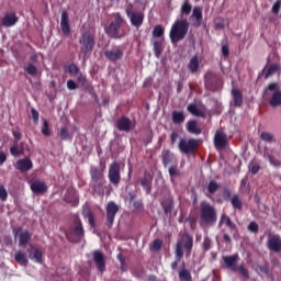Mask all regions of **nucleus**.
<instances>
[{
    "label": "nucleus",
    "instance_id": "0eeeda50",
    "mask_svg": "<svg viewBox=\"0 0 281 281\" xmlns=\"http://www.w3.org/2000/svg\"><path fill=\"white\" fill-rule=\"evenodd\" d=\"M79 44L81 45L83 58H89L93 52V47H95V37L90 33H82Z\"/></svg>",
    "mask_w": 281,
    "mask_h": 281
},
{
    "label": "nucleus",
    "instance_id": "a211bd4d",
    "mask_svg": "<svg viewBox=\"0 0 281 281\" xmlns=\"http://www.w3.org/2000/svg\"><path fill=\"white\" fill-rule=\"evenodd\" d=\"M92 258H93V261L95 262L99 271H101V273H104V271L106 269V262L104 261V254H102L100 250H95L92 254Z\"/></svg>",
    "mask_w": 281,
    "mask_h": 281
},
{
    "label": "nucleus",
    "instance_id": "4c0bfd02",
    "mask_svg": "<svg viewBox=\"0 0 281 281\" xmlns=\"http://www.w3.org/2000/svg\"><path fill=\"white\" fill-rule=\"evenodd\" d=\"M10 153L12 157H19V155H23V148L19 147L18 142H14V144L10 147Z\"/></svg>",
    "mask_w": 281,
    "mask_h": 281
},
{
    "label": "nucleus",
    "instance_id": "f3484780",
    "mask_svg": "<svg viewBox=\"0 0 281 281\" xmlns=\"http://www.w3.org/2000/svg\"><path fill=\"white\" fill-rule=\"evenodd\" d=\"M33 194H45L47 192V184L41 180H33L30 183Z\"/></svg>",
    "mask_w": 281,
    "mask_h": 281
},
{
    "label": "nucleus",
    "instance_id": "6e6552de",
    "mask_svg": "<svg viewBox=\"0 0 281 281\" xmlns=\"http://www.w3.org/2000/svg\"><path fill=\"white\" fill-rule=\"evenodd\" d=\"M120 212V206L113 201L109 202L105 206V214H106V226L109 229L113 227V223H115V216Z\"/></svg>",
    "mask_w": 281,
    "mask_h": 281
},
{
    "label": "nucleus",
    "instance_id": "3c124183",
    "mask_svg": "<svg viewBox=\"0 0 281 281\" xmlns=\"http://www.w3.org/2000/svg\"><path fill=\"white\" fill-rule=\"evenodd\" d=\"M133 202V207L135 212L140 213L144 211V202L142 200H135Z\"/></svg>",
    "mask_w": 281,
    "mask_h": 281
},
{
    "label": "nucleus",
    "instance_id": "c03bdc74",
    "mask_svg": "<svg viewBox=\"0 0 281 281\" xmlns=\"http://www.w3.org/2000/svg\"><path fill=\"white\" fill-rule=\"evenodd\" d=\"M220 188H221V184H218L214 180H211L207 186V191L210 192V194H214V192H216V190H218Z\"/></svg>",
    "mask_w": 281,
    "mask_h": 281
},
{
    "label": "nucleus",
    "instance_id": "4be33fe9",
    "mask_svg": "<svg viewBox=\"0 0 281 281\" xmlns=\"http://www.w3.org/2000/svg\"><path fill=\"white\" fill-rule=\"evenodd\" d=\"M138 181L146 194H150V192H153V176H150V173H145V176Z\"/></svg>",
    "mask_w": 281,
    "mask_h": 281
},
{
    "label": "nucleus",
    "instance_id": "338daca9",
    "mask_svg": "<svg viewBox=\"0 0 281 281\" xmlns=\"http://www.w3.org/2000/svg\"><path fill=\"white\" fill-rule=\"evenodd\" d=\"M31 115L34 124H38V111L36 109L32 108L31 109Z\"/></svg>",
    "mask_w": 281,
    "mask_h": 281
},
{
    "label": "nucleus",
    "instance_id": "58836bf2",
    "mask_svg": "<svg viewBox=\"0 0 281 281\" xmlns=\"http://www.w3.org/2000/svg\"><path fill=\"white\" fill-rule=\"evenodd\" d=\"M220 225H226L231 229H234L236 227V225L234 223H232V220L227 215H222V217L220 220Z\"/></svg>",
    "mask_w": 281,
    "mask_h": 281
},
{
    "label": "nucleus",
    "instance_id": "2eb2a0df",
    "mask_svg": "<svg viewBox=\"0 0 281 281\" xmlns=\"http://www.w3.org/2000/svg\"><path fill=\"white\" fill-rule=\"evenodd\" d=\"M188 30H190V23L188 19L178 20L177 21V41H183L186 35L188 34Z\"/></svg>",
    "mask_w": 281,
    "mask_h": 281
},
{
    "label": "nucleus",
    "instance_id": "6ab92c4d",
    "mask_svg": "<svg viewBox=\"0 0 281 281\" xmlns=\"http://www.w3.org/2000/svg\"><path fill=\"white\" fill-rule=\"evenodd\" d=\"M214 144L217 150H223L227 146V135L223 131H217L214 136Z\"/></svg>",
    "mask_w": 281,
    "mask_h": 281
},
{
    "label": "nucleus",
    "instance_id": "f704fd0d",
    "mask_svg": "<svg viewBox=\"0 0 281 281\" xmlns=\"http://www.w3.org/2000/svg\"><path fill=\"white\" fill-rule=\"evenodd\" d=\"M179 281H192V273L190 270L182 268L179 270Z\"/></svg>",
    "mask_w": 281,
    "mask_h": 281
},
{
    "label": "nucleus",
    "instance_id": "ddd939ff",
    "mask_svg": "<svg viewBox=\"0 0 281 281\" xmlns=\"http://www.w3.org/2000/svg\"><path fill=\"white\" fill-rule=\"evenodd\" d=\"M13 234L15 238H19L20 247H25L32 239L30 232L23 231L21 227L13 228Z\"/></svg>",
    "mask_w": 281,
    "mask_h": 281
},
{
    "label": "nucleus",
    "instance_id": "680f3d73",
    "mask_svg": "<svg viewBox=\"0 0 281 281\" xmlns=\"http://www.w3.org/2000/svg\"><path fill=\"white\" fill-rule=\"evenodd\" d=\"M67 89H69V91H76V89H78V83L74 81V79H69L67 81Z\"/></svg>",
    "mask_w": 281,
    "mask_h": 281
},
{
    "label": "nucleus",
    "instance_id": "6e6d98bb",
    "mask_svg": "<svg viewBox=\"0 0 281 281\" xmlns=\"http://www.w3.org/2000/svg\"><path fill=\"white\" fill-rule=\"evenodd\" d=\"M42 135L45 137H49L52 135V133H49V122H47V120H44Z\"/></svg>",
    "mask_w": 281,
    "mask_h": 281
},
{
    "label": "nucleus",
    "instance_id": "69168bd1",
    "mask_svg": "<svg viewBox=\"0 0 281 281\" xmlns=\"http://www.w3.org/2000/svg\"><path fill=\"white\" fill-rule=\"evenodd\" d=\"M161 245H164V241H161V239H155L153 241V249L154 251H159V249H161Z\"/></svg>",
    "mask_w": 281,
    "mask_h": 281
},
{
    "label": "nucleus",
    "instance_id": "20e7f679",
    "mask_svg": "<svg viewBox=\"0 0 281 281\" xmlns=\"http://www.w3.org/2000/svg\"><path fill=\"white\" fill-rule=\"evenodd\" d=\"M193 245L194 240L192 236L188 233H183L177 244V258L181 259L183 256H186V258H190V256H192Z\"/></svg>",
    "mask_w": 281,
    "mask_h": 281
},
{
    "label": "nucleus",
    "instance_id": "dca6fc26",
    "mask_svg": "<svg viewBox=\"0 0 281 281\" xmlns=\"http://www.w3.org/2000/svg\"><path fill=\"white\" fill-rule=\"evenodd\" d=\"M190 19L193 27H201V23H203V11L200 7H194Z\"/></svg>",
    "mask_w": 281,
    "mask_h": 281
},
{
    "label": "nucleus",
    "instance_id": "1a4fd4ad",
    "mask_svg": "<svg viewBox=\"0 0 281 281\" xmlns=\"http://www.w3.org/2000/svg\"><path fill=\"white\" fill-rule=\"evenodd\" d=\"M108 179L112 186H120L122 176L120 175V165L117 161H113L109 167Z\"/></svg>",
    "mask_w": 281,
    "mask_h": 281
},
{
    "label": "nucleus",
    "instance_id": "37998d69",
    "mask_svg": "<svg viewBox=\"0 0 281 281\" xmlns=\"http://www.w3.org/2000/svg\"><path fill=\"white\" fill-rule=\"evenodd\" d=\"M188 111L189 113H191L192 115H196L198 117H201L203 115V113L200 111L196 104H189Z\"/></svg>",
    "mask_w": 281,
    "mask_h": 281
},
{
    "label": "nucleus",
    "instance_id": "8fccbe9b",
    "mask_svg": "<svg viewBox=\"0 0 281 281\" xmlns=\"http://www.w3.org/2000/svg\"><path fill=\"white\" fill-rule=\"evenodd\" d=\"M58 136L60 137V139L66 142V139L70 138L69 130H67V127H60Z\"/></svg>",
    "mask_w": 281,
    "mask_h": 281
},
{
    "label": "nucleus",
    "instance_id": "b1692460",
    "mask_svg": "<svg viewBox=\"0 0 281 281\" xmlns=\"http://www.w3.org/2000/svg\"><path fill=\"white\" fill-rule=\"evenodd\" d=\"M117 131H123L124 133H131V119L122 116L116 121Z\"/></svg>",
    "mask_w": 281,
    "mask_h": 281
},
{
    "label": "nucleus",
    "instance_id": "4468645a",
    "mask_svg": "<svg viewBox=\"0 0 281 281\" xmlns=\"http://www.w3.org/2000/svg\"><path fill=\"white\" fill-rule=\"evenodd\" d=\"M267 248L269 249V251H273L274 254H280L281 252L280 235L268 236Z\"/></svg>",
    "mask_w": 281,
    "mask_h": 281
},
{
    "label": "nucleus",
    "instance_id": "f03ea898",
    "mask_svg": "<svg viewBox=\"0 0 281 281\" xmlns=\"http://www.w3.org/2000/svg\"><path fill=\"white\" fill-rule=\"evenodd\" d=\"M90 187L92 188L93 194L102 196L104 194V186H106V179L104 178V170L97 166L90 167Z\"/></svg>",
    "mask_w": 281,
    "mask_h": 281
},
{
    "label": "nucleus",
    "instance_id": "39448f33",
    "mask_svg": "<svg viewBox=\"0 0 281 281\" xmlns=\"http://www.w3.org/2000/svg\"><path fill=\"white\" fill-rule=\"evenodd\" d=\"M263 98L268 100L270 106L281 105V91L278 83H270L263 92Z\"/></svg>",
    "mask_w": 281,
    "mask_h": 281
},
{
    "label": "nucleus",
    "instance_id": "bb28decb",
    "mask_svg": "<svg viewBox=\"0 0 281 281\" xmlns=\"http://www.w3.org/2000/svg\"><path fill=\"white\" fill-rule=\"evenodd\" d=\"M199 67H201V59H199V56L195 55L190 59L188 69L191 71V74H199Z\"/></svg>",
    "mask_w": 281,
    "mask_h": 281
},
{
    "label": "nucleus",
    "instance_id": "ea45409f",
    "mask_svg": "<svg viewBox=\"0 0 281 281\" xmlns=\"http://www.w3.org/2000/svg\"><path fill=\"white\" fill-rule=\"evenodd\" d=\"M231 203L235 210H243V201H240V198L238 195H233L231 199Z\"/></svg>",
    "mask_w": 281,
    "mask_h": 281
},
{
    "label": "nucleus",
    "instance_id": "79ce46f5",
    "mask_svg": "<svg viewBox=\"0 0 281 281\" xmlns=\"http://www.w3.org/2000/svg\"><path fill=\"white\" fill-rule=\"evenodd\" d=\"M24 71H26L29 76L35 77L38 74V68H36L34 64H29L26 67H24Z\"/></svg>",
    "mask_w": 281,
    "mask_h": 281
},
{
    "label": "nucleus",
    "instance_id": "f257e3e1",
    "mask_svg": "<svg viewBox=\"0 0 281 281\" xmlns=\"http://www.w3.org/2000/svg\"><path fill=\"white\" fill-rule=\"evenodd\" d=\"M104 32L110 38L117 41L124 38L131 32V26L122 13H112V21L104 26Z\"/></svg>",
    "mask_w": 281,
    "mask_h": 281
},
{
    "label": "nucleus",
    "instance_id": "e433bc0d",
    "mask_svg": "<svg viewBox=\"0 0 281 281\" xmlns=\"http://www.w3.org/2000/svg\"><path fill=\"white\" fill-rule=\"evenodd\" d=\"M77 85H81L82 87H89V81H87V77L78 71L77 75H75Z\"/></svg>",
    "mask_w": 281,
    "mask_h": 281
},
{
    "label": "nucleus",
    "instance_id": "7c9ffc66",
    "mask_svg": "<svg viewBox=\"0 0 281 281\" xmlns=\"http://www.w3.org/2000/svg\"><path fill=\"white\" fill-rule=\"evenodd\" d=\"M161 52H164V40L154 41V55L156 58H161Z\"/></svg>",
    "mask_w": 281,
    "mask_h": 281
},
{
    "label": "nucleus",
    "instance_id": "e2e57ef3",
    "mask_svg": "<svg viewBox=\"0 0 281 281\" xmlns=\"http://www.w3.org/2000/svg\"><path fill=\"white\" fill-rule=\"evenodd\" d=\"M212 247V239L210 237L205 236L203 240V249L204 251H209V249Z\"/></svg>",
    "mask_w": 281,
    "mask_h": 281
},
{
    "label": "nucleus",
    "instance_id": "09e8293b",
    "mask_svg": "<svg viewBox=\"0 0 281 281\" xmlns=\"http://www.w3.org/2000/svg\"><path fill=\"white\" fill-rule=\"evenodd\" d=\"M170 40L173 45H177V22L171 26Z\"/></svg>",
    "mask_w": 281,
    "mask_h": 281
},
{
    "label": "nucleus",
    "instance_id": "f8f14e48",
    "mask_svg": "<svg viewBox=\"0 0 281 281\" xmlns=\"http://www.w3.org/2000/svg\"><path fill=\"white\" fill-rule=\"evenodd\" d=\"M104 56L110 63H117L124 58V50L121 46H114L112 49L104 50Z\"/></svg>",
    "mask_w": 281,
    "mask_h": 281
},
{
    "label": "nucleus",
    "instance_id": "473e14b6",
    "mask_svg": "<svg viewBox=\"0 0 281 281\" xmlns=\"http://www.w3.org/2000/svg\"><path fill=\"white\" fill-rule=\"evenodd\" d=\"M192 12V4L190 3V0H186L180 9V16L183 19L184 16H188Z\"/></svg>",
    "mask_w": 281,
    "mask_h": 281
},
{
    "label": "nucleus",
    "instance_id": "c756f323",
    "mask_svg": "<svg viewBox=\"0 0 281 281\" xmlns=\"http://www.w3.org/2000/svg\"><path fill=\"white\" fill-rule=\"evenodd\" d=\"M14 260L15 262H18V265H21V267H27L29 261H27V257L25 256V252L21 250L15 252Z\"/></svg>",
    "mask_w": 281,
    "mask_h": 281
},
{
    "label": "nucleus",
    "instance_id": "2f4dec72",
    "mask_svg": "<svg viewBox=\"0 0 281 281\" xmlns=\"http://www.w3.org/2000/svg\"><path fill=\"white\" fill-rule=\"evenodd\" d=\"M165 214H170L172 212V207H175V202L172 198H167L161 202Z\"/></svg>",
    "mask_w": 281,
    "mask_h": 281
},
{
    "label": "nucleus",
    "instance_id": "4d7b16f0",
    "mask_svg": "<svg viewBox=\"0 0 281 281\" xmlns=\"http://www.w3.org/2000/svg\"><path fill=\"white\" fill-rule=\"evenodd\" d=\"M261 139L263 142H267L268 144H271V142H273V134L269 132H263L261 133Z\"/></svg>",
    "mask_w": 281,
    "mask_h": 281
},
{
    "label": "nucleus",
    "instance_id": "412c9836",
    "mask_svg": "<svg viewBox=\"0 0 281 281\" xmlns=\"http://www.w3.org/2000/svg\"><path fill=\"white\" fill-rule=\"evenodd\" d=\"M60 27L65 36H69L71 34V26L69 25V13H67V11L61 12Z\"/></svg>",
    "mask_w": 281,
    "mask_h": 281
},
{
    "label": "nucleus",
    "instance_id": "9b49d317",
    "mask_svg": "<svg viewBox=\"0 0 281 281\" xmlns=\"http://www.w3.org/2000/svg\"><path fill=\"white\" fill-rule=\"evenodd\" d=\"M204 78L206 89H209L210 91H218V87L221 85V78L218 77V75L209 71L206 72Z\"/></svg>",
    "mask_w": 281,
    "mask_h": 281
},
{
    "label": "nucleus",
    "instance_id": "c9c22d12",
    "mask_svg": "<svg viewBox=\"0 0 281 281\" xmlns=\"http://www.w3.org/2000/svg\"><path fill=\"white\" fill-rule=\"evenodd\" d=\"M273 74H280V66L278 64H272L268 67V70L265 75V80H267Z\"/></svg>",
    "mask_w": 281,
    "mask_h": 281
},
{
    "label": "nucleus",
    "instance_id": "423d86ee",
    "mask_svg": "<svg viewBox=\"0 0 281 281\" xmlns=\"http://www.w3.org/2000/svg\"><path fill=\"white\" fill-rule=\"evenodd\" d=\"M200 214L202 221L207 225H214L216 223V210L207 202H202L200 204Z\"/></svg>",
    "mask_w": 281,
    "mask_h": 281
},
{
    "label": "nucleus",
    "instance_id": "49530a36",
    "mask_svg": "<svg viewBox=\"0 0 281 281\" xmlns=\"http://www.w3.org/2000/svg\"><path fill=\"white\" fill-rule=\"evenodd\" d=\"M161 36H164V27H161V25H156L153 30V37L161 38Z\"/></svg>",
    "mask_w": 281,
    "mask_h": 281
},
{
    "label": "nucleus",
    "instance_id": "13d9d810",
    "mask_svg": "<svg viewBox=\"0 0 281 281\" xmlns=\"http://www.w3.org/2000/svg\"><path fill=\"white\" fill-rule=\"evenodd\" d=\"M260 227L258 226V223L250 222L248 225V232H252V234H258Z\"/></svg>",
    "mask_w": 281,
    "mask_h": 281
},
{
    "label": "nucleus",
    "instance_id": "7ed1b4c3",
    "mask_svg": "<svg viewBox=\"0 0 281 281\" xmlns=\"http://www.w3.org/2000/svg\"><path fill=\"white\" fill-rule=\"evenodd\" d=\"M66 238L69 243L78 245L85 239V226L80 217H76L69 228L66 231Z\"/></svg>",
    "mask_w": 281,
    "mask_h": 281
},
{
    "label": "nucleus",
    "instance_id": "052dcab7",
    "mask_svg": "<svg viewBox=\"0 0 281 281\" xmlns=\"http://www.w3.org/2000/svg\"><path fill=\"white\" fill-rule=\"evenodd\" d=\"M265 157L269 159L271 166H280V160H278L276 157L271 156V154H265Z\"/></svg>",
    "mask_w": 281,
    "mask_h": 281
},
{
    "label": "nucleus",
    "instance_id": "9d476101",
    "mask_svg": "<svg viewBox=\"0 0 281 281\" xmlns=\"http://www.w3.org/2000/svg\"><path fill=\"white\" fill-rule=\"evenodd\" d=\"M127 19H130V23L133 25V27H136V30H139L140 25H144V12H133L131 9L125 10Z\"/></svg>",
    "mask_w": 281,
    "mask_h": 281
},
{
    "label": "nucleus",
    "instance_id": "393cba45",
    "mask_svg": "<svg viewBox=\"0 0 281 281\" xmlns=\"http://www.w3.org/2000/svg\"><path fill=\"white\" fill-rule=\"evenodd\" d=\"M19 23V16L14 13H5L3 19H2V25L4 27H12Z\"/></svg>",
    "mask_w": 281,
    "mask_h": 281
},
{
    "label": "nucleus",
    "instance_id": "cd10ccee",
    "mask_svg": "<svg viewBox=\"0 0 281 281\" xmlns=\"http://www.w3.org/2000/svg\"><path fill=\"white\" fill-rule=\"evenodd\" d=\"M161 159L165 167L170 166L175 160V154H172L170 149H164L161 151Z\"/></svg>",
    "mask_w": 281,
    "mask_h": 281
},
{
    "label": "nucleus",
    "instance_id": "774afa93",
    "mask_svg": "<svg viewBox=\"0 0 281 281\" xmlns=\"http://www.w3.org/2000/svg\"><path fill=\"white\" fill-rule=\"evenodd\" d=\"M280 9H281V0H277L272 7L273 14H278V12H280Z\"/></svg>",
    "mask_w": 281,
    "mask_h": 281
},
{
    "label": "nucleus",
    "instance_id": "a878e982",
    "mask_svg": "<svg viewBox=\"0 0 281 281\" xmlns=\"http://www.w3.org/2000/svg\"><path fill=\"white\" fill-rule=\"evenodd\" d=\"M238 260H240V257L238 256V254L223 257L224 263L228 269H232V271H235L237 269L236 262H238Z\"/></svg>",
    "mask_w": 281,
    "mask_h": 281
},
{
    "label": "nucleus",
    "instance_id": "a19ab883",
    "mask_svg": "<svg viewBox=\"0 0 281 281\" xmlns=\"http://www.w3.org/2000/svg\"><path fill=\"white\" fill-rule=\"evenodd\" d=\"M65 70L67 71V74L75 76L80 71V68H78L76 64H69L68 66H65Z\"/></svg>",
    "mask_w": 281,
    "mask_h": 281
},
{
    "label": "nucleus",
    "instance_id": "5fc2aeb1",
    "mask_svg": "<svg viewBox=\"0 0 281 281\" xmlns=\"http://www.w3.org/2000/svg\"><path fill=\"white\" fill-rule=\"evenodd\" d=\"M85 216L86 218H88L90 227H93L95 225V216L93 215V213L90 210H88Z\"/></svg>",
    "mask_w": 281,
    "mask_h": 281
},
{
    "label": "nucleus",
    "instance_id": "de8ad7c7",
    "mask_svg": "<svg viewBox=\"0 0 281 281\" xmlns=\"http://www.w3.org/2000/svg\"><path fill=\"white\" fill-rule=\"evenodd\" d=\"M248 168L251 175H258V172L260 171V165L254 160L250 161Z\"/></svg>",
    "mask_w": 281,
    "mask_h": 281
},
{
    "label": "nucleus",
    "instance_id": "5701e85b",
    "mask_svg": "<svg viewBox=\"0 0 281 281\" xmlns=\"http://www.w3.org/2000/svg\"><path fill=\"white\" fill-rule=\"evenodd\" d=\"M179 148L182 153H192V150H194V148H196V140L194 139H182L179 143Z\"/></svg>",
    "mask_w": 281,
    "mask_h": 281
},
{
    "label": "nucleus",
    "instance_id": "864d4df0",
    "mask_svg": "<svg viewBox=\"0 0 281 281\" xmlns=\"http://www.w3.org/2000/svg\"><path fill=\"white\" fill-rule=\"evenodd\" d=\"M33 260L38 265L43 263V252L40 249H35L33 252Z\"/></svg>",
    "mask_w": 281,
    "mask_h": 281
},
{
    "label": "nucleus",
    "instance_id": "aec40b11",
    "mask_svg": "<svg viewBox=\"0 0 281 281\" xmlns=\"http://www.w3.org/2000/svg\"><path fill=\"white\" fill-rule=\"evenodd\" d=\"M14 168L16 170H20L21 172H29V170H32V168H34V165L32 164V160L30 158H24L19 159L14 165Z\"/></svg>",
    "mask_w": 281,
    "mask_h": 281
},
{
    "label": "nucleus",
    "instance_id": "c85d7f7f",
    "mask_svg": "<svg viewBox=\"0 0 281 281\" xmlns=\"http://www.w3.org/2000/svg\"><path fill=\"white\" fill-rule=\"evenodd\" d=\"M232 98L234 106H243V92H240V90L234 88L232 90Z\"/></svg>",
    "mask_w": 281,
    "mask_h": 281
},
{
    "label": "nucleus",
    "instance_id": "0e129e2a",
    "mask_svg": "<svg viewBox=\"0 0 281 281\" xmlns=\"http://www.w3.org/2000/svg\"><path fill=\"white\" fill-rule=\"evenodd\" d=\"M117 260L121 263V271H125L124 267H126V257L123 254L117 255Z\"/></svg>",
    "mask_w": 281,
    "mask_h": 281
},
{
    "label": "nucleus",
    "instance_id": "603ef678",
    "mask_svg": "<svg viewBox=\"0 0 281 281\" xmlns=\"http://www.w3.org/2000/svg\"><path fill=\"white\" fill-rule=\"evenodd\" d=\"M234 271L240 273L246 280H249V271L246 270L245 266H237Z\"/></svg>",
    "mask_w": 281,
    "mask_h": 281
},
{
    "label": "nucleus",
    "instance_id": "a18cd8bd",
    "mask_svg": "<svg viewBox=\"0 0 281 281\" xmlns=\"http://www.w3.org/2000/svg\"><path fill=\"white\" fill-rule=\"evenodd\" d=\"M214 23L216 30H224L225 25H227V21L223 18L215 19Z\"/></svg>",
    "mask_w": 281,
    "mask_h": 281
},
{
    "label": "nucleus",
    "instance_id": "bf43d9fd",
    "mask_svg": "<svg viewBox=\"0 0 281 281\" xmlns=\"http://www.w3.org/2000/svg\"><path fill=\"white\" fill-rule=\"evenodd\" d=\"M0 201H8V190L2 184H0Z\"/></svg>",
    "mask_w": 281,
    "mask_h": 281
},
{
    "label": "nucleus",
    "instance_id": "72a5a7b5",
    "mask_svg": "<svg viewBox=\"0 0 281 281\" xmlns=\"http://www.w3.org/2000/svg\"><path fill=\"white\" fill-rule=\"evenodd\" d=\"M187 130L189 133H193V135H201V130L199 128L196 121H189L187 123Z\"/></svg>",
    "mask_w": 281,
    "mask_h": 281
}]
</instances>
